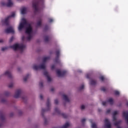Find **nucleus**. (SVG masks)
Returning <instances> with one entry per match:
<instances>
[{
    "instance_id": "f257e3e1",
    "label": "nucleus",
    "mask_w": 128,
    "mask_h": 128,
    "mask_svg": "<svg viewBox=\"0 0 128 128\" xmlns=\"http://www.w3.org/2000/svg\"><path fill=\"white\" fill-rule=\"evenodd\" d=\"M26 28V32L27 34L26 40H30L34 36V32H32V25L26 22V20L24 18H22L21 20V22L19 24L18 30L19 32H22L24 28Z\"/></svg>"
},
{
    "instance_id": "f03ea898",
    "label": "nucleus",
    "mask_w": 128,
    "mask_h": 128,
    "mask_svg": "<svg viewBox=\"0 0 128 128\" xmlns=\"http://www.w3.org/2000/svg\"><path fill=\"white\" fill-rule=\"evenodd\" d=\"M50 60V57H44L42 60V62L40 64V66H38L36 64L33 66V70H46V62Z\"/></svg>"
},
{
    "instance_id": "7ed1b4c3",
    "label": "nucleus",
    "mask_w": 128,
    "mask_h": 128,
    "mask_svg": "<svg viewBox=\"0 0 128 128\" xmlns=\"http://www.w3.org/2000/svg\"><path fill=\"white\" fill-rule=\"evenodd\" d=\"M10 48H12L14 50H20V52H22V50H24L26 46L22 44H14L11 46Z\"/></svg>"
},
{
    "instance_id": "20e7f679",
    "label": "nucleus",
    "mask_w": 128,
    "mask_h": 128,
    "mask_svg": "<svg viewBox=\"0 0 128 128\" xmlns=\"http://www.w3.org/2000/svg\"><path fill=\"white\" fill-rule=\"evenodd\" d=\"M15 16L16 13L14 12H13L11 16H8L4 20H2V24H6V26H8V23L10 22V18H14Z\"/></svg>"
},
{
    "instance_id": "39448f33",
    "label": "nucleus",
    "mask_w": 128,
    "mask_h": 128,
    "mask_svg": "<svg viewBox=\"0 0 128 128\" xmlns=\"http://www.w3.org/2000/svg\"><path fill=\"white\" fill-rule=\"evenodd\" d=\"M0 6H8V8H12L14 6V3L12 2V0H8V2H2L0 4Z\"/></svg>"
},
{
    "instance_id": "423d86ee",
    "label": "nucleus",
    "mask_w": 128,
    "mask_h": 128,
    "mask_svg": "<svg viewBox=\"0 0 128 128\" xmlns=\"http://www.w3.org/2000/svg\"><path fill=\"white\" fill-rule=\"evenodd\" d=\"M32 6L34 8L36 12H38L40 10V9L38 8V2L34 1L32 4Z\"/></svg>"
},
{
    "instance_id": "0eeeda50",
    "label": "nucleus",
    "mask_w": 128,
    "mask_h": 128,
    "mask_svg": "<svg viewBox=\"0 0 128 128\" xmlns=\"http://www.w3.org/2000/svg\"><path fill=\"white\" fill-rule=\"evenodd\" d=\"M22 90L19 89L16 90L14 95V98H18L20 96V94H22Z\"/></svg>"
},
{
    "instance_id": "6e6552de",
    "label": "nucleus",
    "mask_w": 128,
    "mask_h": 128,
    "mask_svg": "<svg viewBox=\"0 0 128 128\" xmlns=\"http://www.w3.org/2000/svg\"><path fill=\"white\" fill-rule=\"evenodd\" d=\"M2 76H8V78H12V72L10 70H6Z\"/></svg>"
},
{
    "instance_id": "1a4fd4ad",
    "label": "nucleus",
    "mask_w": 128,
    "mask_h": 128,
    "mask_svg": "<svg viewBox=\"0 0 128 128\" xmlns=\"http://www.w3.org/2000/svg\"><path fill=\"white\" fill-rule=\"evenodd\" d=\"M5 32L6 34H14V30L12 27H10L5 30Z\"/></svg>"
},
{
    "instance_id": "9d476101",
    "label": "nucleus",
    "mask_w": 128,
    "mask_h": 128,
    "mask_svg": "<svg viewBox=\"0 0 128 128\" xmlns=\"http://www.w3.org/2000/svg\"><path fill=\"white\" fill-rule=\"evenodd\" d=\"M104 122H105V126L106 128H112V124H110V120H108V118L105 119Z\"/></svg>"
},
{
    "instance_id": "9b49d317",
    "label": "nucleus",
    "mask_w": 128,
    "mask_h": 128,
    "mask_svg": "<svg viewBox=\"0 0 128 128\" xmlns=\"http://www.w3.org/2000/svg\"><path fill=\"white\" fill-rule=\"evenodd\" d=\"M108 102H109V104H114V100H112V98H110L107 102H102V106H106L108 104Z\"/></svg>"
},
{
    "instance_id": "f8f14e48",
    "label": "nucleus",
    "mask_w": 128,
    "mask_h": 128,
    "mask_svg": "<svg viewBox=\"0 0 128 128\" xmlns=\"http://www.w3.org/2000/svg\"><path fill=\"white\" fill-rule=\"evenodd\" d=\"M56 74L58 76H60V77L64 76V74H66V71L61 72L60 70H57Z\"/></svg>"
},
{
    "instance_id": "ddd939ff",
    "label": "nucleus",
    "mask_w": 128,
    "mask_h": 128,
    "mask_svg": "<svg viewBox=\"0 0 128 128\" xmlns=\"http://www.w3.org/2000/svg\"><path fill=\"white\" fill-rule=\"evenodd\" d=\"M44 76H46V78H47L48 82H51L52 78H50V75L48 74V72L45 71V72H44Z\"/></svg>"
},
{
    "instance_id": "4468645a",
    "label": "nucleus",
    "mask_w": 128,
    "mask_h": 128,
    "mask_svg": "<svg viewBox=\"0 0 128 128\" xmlns=\"http://www.w3.org/2000/svg\"><path fill=\"white\" fill-rule=\"evenodd\" d=\"M28 9L26 7H24L21 9V14H26V12Z\"/></svg>"
},
{
    "instance_id": "2eb2a0df",
    "label": "nucleus",
    "mask_w": 128,
    "mask_h": 128,
    "mask_svg": "<svg viewBox=\"0 0 128 128\" xmlns=\"http://www.w3.org/2000/svg\"><path fill=\"white\" fill-rule=\"evenodd\" d=\"M118 114V112L115 111L113 113V122H114V120H116V116Z\"/></svg>"
},
{
    "instance_id": "dca6fc26",
    "label": "nucleus",
    "mask_w": 128,
    "mask_h": 128,
    "mask_svg": "<svg viewBox=\"0 0 128 128\" xmlns=\"http://www.w3.org/2000/svg\"><path fill=\"white\" fill-rule=\"evenodd\" d=\"M46 106H47V108H48V110H44V109L42 110V112H46V110H50V101L48 100L47 104H46Z\"/></svg>"
},
{
    "instance_id": "f3484780",
    "label": "nucleus",
    "mask_w": 128,
    "mask_h": 128,
    "mask_svg": "<svg viewBox=\"0 0 128 128\" xmlns=\"http://www.w3.org/2000/svg\"><path fill=\"white\" fill-rule=\"evenodd\" d=\"M70 126V123L67 122L64 125L62 126V128H68Z\"/></svg>"
},
{
    "instance_id": "a211bd4d",
    "label": "nucleus",
    "mask_w": 128,
    "mask_h": 128,
    "mask_svg": "<svg viewBox=\"0 0 128 128\" xmlns=\"http://www.w3.org/2000/svg\"><path fill=\"white\" fill-rule=\"evenodd\" d=\"M120 122H122V121H120V120H118V122H116L114 123V126H117V128H120V127L118 126V124H120Z\"/></svg>"
},
{
    "instance_id": "6ab92c4d",
    "label": "nucleus",
    "mask_w": 128,
    "mask_h": 128,
    "mask_svg": "<svg viewBox=\"0 0 128 128\" xmlns=\"http://www.w3.org/2000/svg\"><path fill=\"white\" fill-rule=\"evenodd\" d=\"M63 98L66 102H70V100H68V96H66V95H63Z\"/></svg>"
},
{
    "instance_id": "aec40b11",
    "label": "nucleus",
    "mask_w": 128,
    "mask_h": 128,
    "mask_svg": "<svg viewBox=\"0 0 128 128\" xmlns=\"http://www.w3.org/2000/svg\"><path fill=\"white\" fill-rule=\"evenodd\" d=\"M90 84L92 86H94V84H96V82L95 80H92L90 82Z\"/></svg>"
},
{
    "instance_id": "412c9836",
    "label": "nucleus",
    "mask_w": 128,
    "mask_h": 128,
    "mask_svg": "<svg viewBox=\"0 0 128 128\" xmlns=\"http://www.w3.org/2000/svg\"><path fill=\"white\" fill-rule=\"evenodd\" d=\"M14 84V82H12V83H10V84H8V88H13Z\"/></svg>"
},
{
    "instance_id": "4be33fe9",
    "label": "nucleus",
    "mask_w": 128,
    "mask_h": 128,
    "mask_svg": "<svg viewBox=\"0 0 128 128\" xmlns=\"http://www.w3.org/2000/svg\"><path fill=\"white\" fill-rule=\"evenodd\" d=\"M54 110L56 114H60V109L58 108H56Z\"/></svg>"
},
{
    "instance_id": "5701e85b",
    "label": "nucleus",
    "mask_w": 128,
    "mask_h": 128,
    "mask_svg": "<svg viewBox=\"0 0 128 128\" xmlns=\"http://www.w3.org/2000/svg\"><path fill=\"white\" fill-rule=\"evenodd\" d=\"M41 24H42V20H40L37 22V26H40Z\"/></svg>"
},
{
    "instance_id": "b1692460",
    "label": "nucleus",
    "mask_w": 128,
    "mask_h": 128,
    "mask_svg": "<svg viewBox=\"0 0 128 128\" xmlns=\"http://www.w3.org/2000/svg\"><path fill=\"white\" fill-rule=\"evenodd\" d=\"M28 76H30V75H27L26 76L24 77V82H26V80H28Z\"/></svg>"
},
{
    "instance_id": "393cba45",
    "label": "nucleus",
    "mask_w": 128,
    "mask_h": 128,
    "mask_svg": "<svg viewBox=\"0 0 128 128\" xmlns=\"http://www.w3.org/2000/svg\"><path fill=\"white\" fill-rule=\"evenodd\" d=\"M84 85L82 84L79 88L80 90H84Z\"/></svg>"
},
{
    "instance_id": "a878e982",
    "label": "nucleus",
    "mask_w": 128,
    "mask_h": 128,
    "mask_svg": "<svg viewBox=\"0 0 128 128\" xmlns=\"http://www.w3.org/2000/svg\"><path fill=\"white\" fill-rule=\"evenodd\" d=\"M92 128H96V124L95 123H92Z\"/></svg>"
},
{
    "instance_id": "bb28decb",
    "label": "nucleus",
    "mask_w": 128,
    "mask_h": 128,
    "mask_svg": "<svg viewBox=\"0 0 128 128\" xmlns=\"http://www.w3.org/2000/svg\"><path fill=\"white\" fill-rule=\"evenodd\" d=\"M56 56L57 58H58V56H60V50H57L56 52Z\"/></svg>"
},
{
    "instance_id": "cd10ccee",
    "label": "nucleus",
    "mask_w": 128,
    "mask_h": 128,
    "mask_svg": "<svg viewBox=\"0 0 128 128\" xmlns=\"http://www.w3.org/2000/svg\"><path fill=\"white\" fill-rule=\"evenodd\" d=\"M8 50V48L6 47H4L2 48V52H4V50Z\"/></svg>"
},
{
    "instance_id": "c85d7f7f",
    "label": "nucleus",
    "mask_w": 128,
    "mask_h": 128,
    "mask_svg": "<svg viewBox=\"0 0 128 128\" xmlns=\"http://www.w3.org/2000/svg\"><path fill=\"white\" fill-rule=\"evenodd\" d=\"M114 94L116 96H118L120 94V92L118 91H115L114 92Z\"/></svg>"
},
{
    "instance_id": "c756f323",
    "label": "nucleus",
    "mask_w": 128,
    "mask_h": 128,
    "mask_svg": "<svg viewBox=\"0 0 128 128\" xmlns=\"http://www.w3.org/2000/svg\"><path fill=\"white\" fill-rule=\"evenodd\" d=\"M62 116H63V118H66V114H64V113H62Z\"/></svg>"
},
{
    "instance_id": "7c9ffc66",
    "label": "nucleus",
    "mask_w": 128,
    "mask_h": 128,
    "mask_svg": "<svg viewBox=\"0 0 128 128\" xmlns=\"http://www.w3.org/2000/svg\"><path fill=\"white\" fill-rule=\"evenodd\" d=\"M13 40H14V37L12 36L10 40V42H12Z\"/></svg>"
},
{
    "instance_id": "2f4dec72",
    "label": "nucleus",
    "mask_w": 128,
    "mask_h": 128,
    "mask_svg": "<svg viewBox=\"0 0 128 128\" xmlns=\"http://www.w3.org/2000/svg\"><path fill=\"white\" fill-rule=\"evenodd\" d=\"M100 79L101 80H104V76H101L100 78Z\"/></svg>"
},
{
    "instance_id": "473e14b6",
    "label": "nucleus",
    "mask_w": 128,
    "mask_h": 128,
    "mask_svg": "<svg viewBox=\"0 0 128 128\" xmlns=\"http://www.w3.org/2000/svg\"><path fill=\"white\" fill-rule=\"evenodd\" d=\"M85 108H86V106L84 105L81 106V109L84 110Z\"/></svg>"
},
{
    "instance_id": "72a5a7b5",
    "label": "nucleus",
    "mask_w": 128,
    "mask_h": 128,
    "mask_svg": "<svg viewBox=\"0 0 128 128\" xmlns=\"http://www.w3.org/2000/svg\"><path fill=\"white\" fill-rule=\"evenodd\" d=\"M44 40L45 42H48V36L44 38Z\"/></svg>"
},
{
    "instance_id": "f704fd0d",
    "label": "nucleus",
    "mask_w": 128,
    "mask_h": 128,
    "mask_svg": "<svg viewBox=\"0 0 128 128\" xmlns=\"http://www.w3.org/2000/svg\"><path fill=\"white\" fill-rule=\"evenodd\" d=\"M4 40L2 39H0V44H2V42H4Z\"/></svg>"
},
{
    "instance_id": "c9c22d12",
    "label": "nucleus",
    "mask_w": 128,
    "mask_h": 128,
    "mask_svg": "<svg viewBox=\"0 0 128 128\" xmlns=\"http://www.w3.org/2000/svg\"><path fill=\"white\" fill-rule=\"evenodd\" d=\"M102 90V92H106V88L104 87H102L101 88Z\"/></svg>"
},
{
    "instance_id": "e433bc0d",
    "label": "nucleus",
    "mask_w": 128,
    "mask_h": 128,
    "mask_svg": "<svg viewBox=\"0 0 128 128\" xmlns=\"http://www.w3.org/2000/svg\"><path fill=\"white\" fill-rule=\"evenodd\" d=\"M54 102H55L56 104H58V100H54Z\"/></svg>"
},
{
    "instance_id": "4c0bfd02",
    "label": "nucleus",
    "mask_w": 128,
    "mask_h": 128,
    "mask_svg": "<svg viewBox=\"0 0 128 128\" xmlns=\"http://www.w3.org/2000/svg\"><path fill=\"white\" fill-rule=\"evenodd\" d=\"M84 122H86V118H83V119H82V124H84Z\"/></svg>"
},
{
    "instance_id": "58836bf2",
    "label": "nucleus",
    "mask_w": 128,
    "mask_h": 128,
    "mask_svg": "<svg viewBox=\"0 0 128 128\" xmlns=\"http://www.w3.org/2000/svg\"><path fill=\"white\" fill-rule=\"evenodd\" d=\"M54 22V20L52 18L49 19V22Z\"/></svg>"
},
{
    "instance_id": "ea45409f",
    "label": "nucleus",
    "mask_w": 128,
    "mask_h": 128,
    "mask_svg": "<svg viewBox=\"0 0 128 128\" xmlns=\"http://www.w3.org/2000/svg\"><path fill=\"white\" fill-rule=\"evenodd\" d=\"M110 110L109 109V110H107L106 114H110Z\"/></svg>"
},
{
    "instance_id": "a19ab883",
    "label": "nucleus",
    "mask_w": 128,
    "mask_h": 128,
    "mask_svg": "<svg viewBox=\"0 0 128 128\" xmlns=\"http://www.w3.org/2000/svg\"><path fill=\"white\" fill-rule=\"evenodd\" d=\"M52 70H54V65H52L51 67Z\"/></svg>"
},
{
    "instance_id": "79ce46f5",
    "label": "nucleus",
    "mask_w": 128,
    "mask_h": 128,
    "mask_svg": "<svg viewBox=\"0 0 128 128\" xmlns=\"http://www.w3.org/2000/svg\"><path fill=\"white\" fill-rule=\"evenodd\" d=\"M40 86L41 87L42 86V82H41L40 83Z\"/></svg>"
},
{
    "instance_id": "37998d69",
    "label": "nucleus",
    "mask_w": 128,
    "mask_h": 128,
    "mask_svg": "<svg viewBox=\"0 0 128 128\" xmlns=\"http://www.w3.org/2000/svg\"><path fill=\"white\" fill-rule=\"evenodd\" d=\"M18 72H20V68H17Z\"/></svg>"
},
{
    "instance_id": "c03bdc74",
    "label": "nucleus",
    "mask_w": 128,
    "mask_h": 128,
    "mask_svg": "<svg viewBox=\"0 0 128 128\" xmlns=\"http://www.w3.org/2000/svg\"><path fill=\"white\" fill-rule=\"evenodd\" d=\"M42 98H43L42 95H40V98L41 100H42Z\"/></svg>"
},
{
    "instance_id": "a18cd8bd",
    "label": "nucleus",
    "mask_w": 128,
    "mask_h": 128,
    "mask_svg": "<svg viewBox=\"0 0 128 128\" xmlns=\"http://www.w3.org/2000/svg\"><path fill=\"white\" fill-rule=\"evenodd\" d=\"M22 40H26V38L24 36H23L22 38Z\"/></svg>"
},
{
    "instance_id": "49530a36",
    "label": "nucleus",
    "mask_w": 128,
    "mask_h": 128,
    "mask_svg": "<svg viewBox=\"0 0 128 128\" xmlns=\"http://www.w3.org/2000/svg\"><path fill=\"white\" fill-rule=\"evenodd\" d=\"M54 88H51V92H54Z\"/></svg>"
},
{
    "instance_id": "de8ad7c7",
    "label": "nucleus",
    "mask_w": 128,
    "mask_h": 128,
    "mask_svg": "<svg viewBox=\"0 0 128 128\" xmlns=\"http://www.w3.org/2000/svg\"><path fill=\"white\" fill-rule=\"evenodd\" d=\"M44 124H46V120H44Z\"/></svg>"
},
{
    "instance_id": "09e8293b",
    "label": "nucleus",
    "mask_w": 128,
    "mask_h": 128,
    "mask_svg": "<svg viewBox=\"0 0 128 128\" xmlns=\"http://www.w3.org/2000/svg\"><path fill=\"white\" fill-rule=\"evenodd\" d=\"M5 101H6V100H2V102H4Z\"/></svg>"
},
{
    "instance_id": "8fccbe9b",
    "label": "nucleus",
    "mask_w": 128,
    "mask_h": 128,
    "mask_svg": "<svg viewBox=\"0 0 128 128\" xmlns=\"http://www.w3.org/2000/svg\"><path fill=\"white\" fill-rule=\"evenodd\" d=\"M56 62H58V60L57 59H56Z\"/></svg>"
},
{
    "instance_id": "3c124183",
    "label": "nucleus",
    "mask_w": 128,
    "mask_h": 128,
    "mask_svg": "<svg viewBox=\"0 0 128 128\" xmlns=\"http://www.w3.org/2000/svg\"><path fill=\"white\" fill-rule=\"evenodd\" d=\"M98 112H100V109H98Z\"/></svg>"
},
{
    "instance_id": "603ef678",
    "label": "nucleus",
    "mask_w": 128,
    "mask_h": 128,
    "mask_svg": "<svg viewBox=\"0 0 128 128\" xmlns=\"http://www.w3.org/2000/svg\"><path fill=\"white\" fill-rule=\"evenodd\" d=\"M126 105L128 106V102L126 103Z\"/></svg>"
},
{
    "instance_id": "864d4df0",
    "label": "nucleus",
    "mask_w": 128,
    "mask_h": 128,
    "mask_svg": "<svg viewBox=\"0 0 128 128\" xmlns=\"http://www.w3.org/2000/svg\"><path fill=\"white\" fill-rule=\"evenodd\" d=\"M79 72H82V71H81V70H80V71H79Z\"/></svg>"
},
{
    "instance_id": "5fc2aeb1",
    "label": "nucleus",
    "mask_w": 128,
    "mask_h": 128,
    "mask_svg": "<svg viewBox=\"0 0 128 128\" xmlns=\"http://www.w3.org/2000/svg\"><path fill=\"white\" fill-rule=\"evenodd\" d=\"M87 78H88V76H87Z\"/></svg>"
},
{
    "instance_id": "6e6d98bb",
    "label": "nucleus",
    "mask_w": 128,
    "mask_h": 128,
    "mask_svg": "<svg viewBox=\"0 0 128 128\" xmlns=\"http://www.w3.org/2000/svg\"><path fill=\"white\" fill-rule=\"evenodd\" d=\"M6 94H8V92H6Z\"/></svg>"
},
{
    "instance_id": "4d7b16f0",
    "label": "nucleus",
    "mask_w": 128,
    "mask_h": 128,
    "mask_svg": "<svg viewBox=\"0 0 128 128\" xmlns=\"http://www.w3.org/2000/svg\"><path fill=\"white\" fill-rule=\"evenodd\" d=\"M90 122H92V120H90Z\"/></svg>"
}]
</instances>
